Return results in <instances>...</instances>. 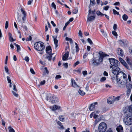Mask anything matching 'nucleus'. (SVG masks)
<instances>
[{"mask_svg":"<svg viewBox=\"0 0 132 132\" xmlns=\"http://www.w3.org/2000/svg\"><path fill=\"white\" fill-rule=\"evenodd\" d=\"M99 54L100 55L99 57L93 58L90 61L92 64L94 65H98L102 62L103 59L104 57L109 56V55L104 53L103 52L101 51L99 52Z\"/></svg>","mask_w":132,"mask_h":132,"instance_id":"obj_1","label":"nucleus"},{"mask_svg":"<svg viewBox=\"0 0 132 132\" xmlns=\"http://www.w3.org/2000/svg\"><path fill=\"white\" fill-rule=\"evenodd\" d=\"M35 49L39 51H42L45 48L44 43L42 42H38L35 43L34 45Z\"/></svg>","mask_w":132,"mask_h":132,"instance_id":"obj_2","label":"nucleus"},{"mask_svg":"<svg viewBox=\"0 0 132 132\" xmlns=\"http://www.w3.org/2000/svg\"><path fill=\"white\" fill-rule=\"evenodd\" d=\"M127 78L126 75L124 72L120 71L116 75V82L122 80V79H126Z\"/></svg>","mask_w":132,"mask_h":132,"instance_id":"obj_3","label":"nucleus"},{"mask_svg":"<svg viewBox=\"0 0 132 132\" xmlns=\"http://www.w3.org/2000/svg\"><path fill=\"white\" fill-rule=\"evenodd\" d=\"M123 120L125 123L127 125L129 126L132 124V117L128 114L125 116Z\"/></svg>","mask_w":132,"mask_h":132,"instance_id":"obj_4","label":"nucleus"},{"mask_svg":"<svg viewBox=\"0 0 132 132\" xmlns=\"http://www.w3.org/2000/svg\"><path fill=\"white\" fill-rule=\"evenodd\" d=\"M46 99L51 103H54L58 102V98L54 95H48L46 97Z\"/></svg>","mask_w":132,"mask_h":132,"instance_id":"obj_5","label":"nucleus"},{"mask_svg":"<svg viewBox=\"0 0 132 132\" xmlns=\"http://www.w3.org/2000/svg\"><path fill=\"white\" fill-rule=\"evenodd\" d=\"M127 79H122V80L116 82V84L117 86L119 87L123 88L125 87L127 84Z\"/></svg>","mask_w":132,"mask_h":132,"instance_id":"obj_6","label":"nucleus"},{"mask_svg":"<svg viewBox=\"0 0 132 132\" xmlns=\"http://www.w3.org/2000/svg\"><path fill=\"white\" fill-rule=\"evenodd\" d=\"M107 128L106 123L103 122L100 123L98 126V129L100 132H105Z\"/></svg>","mask_w":132,"mask_h":132,"instance_id":"obj_7","label":"nucleus"},{"mask_svg":"<svg viewBox=\"0 0 132 132\" xmlns=\"http://www.w3.org/2000/svg\"><path fill=\"white\" fill-rule=\"evenodd\" d=\"M109 60L110 64L114 67H118L119 64L118 61L113 58H110Z\"/></svg>","mask_w":132,"mask_h":132,"instance_id":"obj_8","label":"nucleus"},{"mask_svg":"<svg viewBox=\"0 0 132 132\" xmlns=\"http://www.w3.org/2000/svg\"><path fill=\"white\" fill-rule=\"evenodd\" d=\"M120 68L118 67H113L112 69V72L114 75H116L120 71Z\"/></svg>","mask_w":132,"mask_h":132,"instance_id":"obj_9","label":"nucleus"},{"mask_svg":"<svg viewBox=\"0 0 132 132\" xmlns=\"http://www.w3.org/2000/svg\"><path fill=\"white\" fill-rule=\"evenodd\" d=\"M97 103L96 102L91 104L89 108V109L91 111H93L95 107V105L97 104Z\"/></svg>","mask_w":132,"mask_h":132,"instance_id":"obj_10","label":"nucleus"},{"mask_svg":"<svg viewBox=\"0 0 132 132\" xmlns=\"http://www.w3.org/2000/svg\"><path fill=\"white\" fill-rule=\"evenodd\" d=\"M13 90L15 92L12 91V93L13 94L14 96H15L16 97H17L18 96V94L17 93H16L15 92H17V90L16 88V86L15 84H14L13 86Z\"/></svg>","mask_w":132,"mask_h":132,"instance_id":"obj_11","label":"nucleus"},{"mask_svg":"<svg viewBox=\"0 0 132 132\" xmlns=\"http://www.w3.org/2000/svg\"><path fill=\"white\" fill-rule=\"evenodd\" d=\"M71 83H72V86L74 88H77V87H79V86L77 84L75 80L73 78L71 79Z\"/></svg>","mask_w":132,"mask_h":132,"instance_id":"obj_12","label":"nucleus"},{"mask_svg":"<svg viewBox=\"0 0 132 132\" xmlns=\"http://www.w3.org/2000/svg\"><path fill=\"white\" fill-rule=\"evenodd\" d=\"M117 53L118 55L121 56L123 55L124 53L123 50L121 48H118L117 50Z\"/></svg>","mask_w":132,"mask_h":132,"instance_id":"obj_13","label":"nucleus"},{"mask_svg":"<svg viewBox=\"0 0 132 132\" xmlns=\"http://www.w3.org/2000/svg\"><path fill=\"white\" fill-rule=\"evenodd\" d=\"M52 110L53 111L58 110L60 109L61 107L59 105H54L51 108Z\"/></svg>","mask_w":132,"mask_h":132,"instance_id":"obj_14","label":"nucleus"},{"mask_svg":"<svg viewBox=\"0 0 132 132\" xmlns=\"http://www.w3.org/2000/svg\"><path fill=\"white\" fill-rule=\"evenodd\" d=\"M52 37L54 39V44L55 45V48H57L58 45H57L58 40L56 39L57 36L55 37L54 36H53Z\"/></svg>","mask_w":132,"mask_h":132,"instance_id":"obj_15","label":"nucleus"},{"mask_svg":"<svg viewBox=\"0 0 132 132\" xmlns=\"http://www.w3.org/2000/svg\"><path fill=\"white\" fill-rule=\"evenodd\" d=\"M116 130L118 132H123V128L121 125H119L116 128Z\"/></svg>","mask_w":132,"mask_h":132,"instance_id":"obj_16","label":"nucleus"},{"mask_svg":"<svg viewBox=\"0 0 132 132\" xmlns=\"http://www.w3.org/2000/svg\"><path fill=\"white\" fill-rule=\"evenodd\" d=\"M52 50L50 46H49L46 47V53L49 54L50 52L51 53Z\"/></svg>","mask_w":132,"mask_h":132,"instance_id":"obj_17","label":"nucleus"},{"mask_svg":"<svg viewBox=\"0 0 132 132\" xmlns=\"http://www.w3.org/2000/svg\"><path fill=\"white\" fill-rule=\"evenodd\" d=\"M114 99L110 97H109L107 100V102L109 104H111L114 102Z\"/></svg>","mask_w":132,"mask_h":132,"instance_id":"obj_18","label":"nucleus"},{"mask_svg":"<svg viewBox=\"0 0 132 132\" xmlns=\"http://www.w3.org/2000/svg\"><path fill=\"white\" fill-rule=\"evenodd\" d=\"M126 86L127 89H131L132 88V82H130L129 83L127 82Z\"/></svg>","mask_w":132,"mask_h":132,"instance_id":"obj_19","label":"nucleus"},{"mask_svg":"<svg viewBox=\"0 0 132 132\" xmlns=\"http://www.w3.org/2000/svg\"><path fill=\"white\" fill-rule=\"evenodd\" d=\"M95 18V16H88L87 19V21H91L92 20H94Z\"/></svg>","mask_w":132,"mask_h":132,"instance_id":"obj_20","label":"nucleus"},{"mask_svg":"<svg viewBox=\"0 0 132 132\" xmlns=\"http://www.w3.org/2000/svg\"><path fill=\"white\" fill-rule=\"evenodd\" d=\"M59 120L61 121H64L65 120V118L63 115H60L59 117Z\"/></svg>","mask_w":132,"mask_h":132,"instance_id":"obj_21","label":"nucleus"},{"mask_svg":"<svg viewBox=\"0 0 132 132\" xmlns=\"http://www.w3.org/2000/svg\"><path fill=\"white\" fill-rule=\"evenodd\" d=\"M57 123L60 126V129H64V127L63 126V125H62V123H61V122L59 121H58L57 122Z\"/></svg>","mask_w":132,"mask_h":132,"instance_id":"obj_22","label":"nucleus"},{"mask_svg":"<svg viewBox=\"0 0 132 132\" xmlns=\"http://www.w3.org/2000/svg\"><path fill=\"white\" fill-rule=\"evenodd\" d=\"M122 17L123 20L125 21H127L128 18V16L125 14L123 15Z\"/></svg>","mask_w":132,"mask_h":132,"instance_id":"obj_23","label":"nucleus"},{"mask_svg":"<svg viewBox=\"0 0 132 132\" xmlns=\"http://www.w3.org/2000/svg\"><path fill=\"white\" fill-rule=\"evenodd\" d=\"M119 42L122 46H125L127 45V43H126V41L124 42L122 40H120Z\"/></svg>","mask_w":132,"mask_h":132,"instance_id":"obj_24","label":"nucleus"},{"mask_svg":"<svg viewBox=\"0 0 132 132\" xmlns=\"http://www.w3.org/2000/svg\"><path fill=\"white\" fill-rule=\"evenodd\" d=\"M96 13L97 15L98 16L100 15L101 16H102L104 15V14L101 13L100 11H97L96 12Z\"/></svg>","mask_w":132,"mask_h":132,"instance_id":"obj_25","label":"nucleus"},{"mask_svg":"<svg viewBox=\"0 0 132 132\" xmlns=\"http://www.w3.org/2000/svg\"><path fill=\"white\" fill-rule=\"evenodd\" d=\"M75 45H76L75 48H76V52L77 53H78L79 51V47L78 44L76 43H75Z\"/></svg>","mask_w":132,"mask_h":132,"instance_id":"obj_26","label":"nucleus"},{"mask_svg":"<svg viewBox=\"0 0 132 132\" xmlns=\"http://www.w3.org/2000/svg\"><path fill=\"white\" fill-rule=\"evenodd\" d=\"M79 93L81 95H84L85 93L83 90H81L80 89L78 91Z\"/></svg>","mask_w":132,"mask_h":132,"instance_id":"obj_27","label":"nucleus"},{"mask_svg":"<svg viewBox=\"0 0 132 132\" xmlns=\"http://www.w3.org/2000/svg\"><path fill=\"white\" fill-rule=\"evenodd\" d=\"M65 40L67 41H69L70 43H73V40L72 39L69 38L68 37L65 38Z\"/></svg>","mask_w":132,"mask_h":132,"instance_id":"obj_28","label":"nucleus"},{"mask_svg":"<svg viewBox=\"0 0 132 132\" xmlns=\"http://www.w3.org/2000/svg\"><path fill=\"white\" fill-rule=\"evenodd\" d=\"M90 4L92 6L94 5L95 4V0H90Z\"/></svg>","mask_w":132,"mask_h":132,"instance_id":"obj_29","label":"nucleus"},{"mask_svg":"<svg viewBox=\"0 0 132 132\" xmlns=\"http://www.w3.org/2000/svg\"><path fill=\"white\" fill-rule=\"evenodd\" d=\"M8 129L9 130V132H15L14 129L11 127H8Z\"/></svg>","mask_w":132,"mask_h":132,"instance_id":"obj_30","label":"nucleus"},{"mask_svg":"<svg viewBox=\"0 0 132 132\" xmlns=\"http://www.w3.org/2000/svg\"><path fill=\"white\" fill-rule=\"evenodd\" d=\"M69 23L70 22L69 21H68L65 23V25L64 27L63 28V30H65L67 26L68 25Z\"/></svg>","mask_w":132,"mask_h":132,"instance_id":"obj_31","label":"nucleus"},{"mask_svg":"<svg viewBox=\"0 0 132 132\" xmlns=\"http://www.w3.org/2000/svg\"><path fill=\"white\" fill-rule=\"evenodd\" d=\"M119 60L121 64H123L125 62L121 57H119Z\"/></svg>","mask_w":132,"mask_h":132,"instance_id":"obj_32","label":"nucleus"},{"mask_svg":"<svg viewBox=\"0 0 132 132\" xmlns=\"http://www.w3.org/2000/svg\"><path fill=\"white\" fill-rule=\"evenodd\" d=\"M122 65H124L127 69H129V68L128 65L126 63V62L124 63Z\"/></svg>","mask_w":132,"mask_h":132,"instance_id":"obj_33","label":"nucleus"},{"mask_svg":"<svg viewBox=\"0 0 132 132\" xmlns=\"http://www.w3.org/2000/svg\"><path fill=\"white\" fill-rule=\"evenodd\" d=\"M113 14L114 15L117 14V15H119V12L117 11L116 10L114 9H113L112 10Z\"/></svg>","mask_w":132,"mask_h":132,"instance_id":"obj_34","label":"nucleus"},{"mask_svg":"<svg viewBox=\"0 0 132 132\" xmlns=\"http://www.w3.org/2000/svg\"><path fill=\"white\" fill-rule=\"evenodd\" d=\"M106 80V78L105 77H103L100 80L101 82H103L104 81Z\"/></svg>","mask_w":132,"mask_h":132,"instance_id":"obj_35","label":"nucleus"},{"mask_svg":"<svg viewBox=\"0 0 132 132\" xmlns=\"http://www.w3.org/2000/svg\"><path fill=\"white\" fill-rule=\"evenodd\" d=\"M7 78L8 83H10V84H11L12 82H11V80L10 77L9 76H7Z\"/></svg>","mask_w":132,"mask_h":132,"instance_id":"obj_36","label":"nucleus"},{"mask_svg":"<svg viewBox=\"0 0 132 132\" xmlns=\"http://www.w3.org/2000/svg\"><path fill=\"white\" fill-rule=\"evenodd\" d=\"M131 90L130 89H127V96H129L131 92Z\"/></svg>","mask_w":132,"mask_h":132,"instance_id":"obj_37","label":"nucleus"},{"mask_svg":"<svg viewBox=\"0 0 132 132\" xmlns=\"http://www.w3.org/2000/svg\"><path fill=\"white\" fill-rule=\"evenodd\" d=\"M78 9L76 8L74 10L72 11V12L73 14H77L78 12Z\"/></svg>","mask_w":132,"mask_h":132,"instance_id":"obj_38","label":"nucleus"},{"mask_svg":"<svg viewBox=\"0 0 132 132\" xmlns=\"http://www.w3.org/2000/svg\"><path fill=\"white\" fill-rule=\"evenodd\" d=\"M115 30L113 31H112V33L113 35L116 37H117L118 35L117 32L115 31Z\"/></svg>","mask_w":132,"mask_h":132,"instance_id":"obj_39","label":"nucleus"},{"mask_svg":"<svg viewBox=\"0 0 132 132\" xmlns=\"http://www.w3.org/2000/svg\"><path fill=\"white\" fill-rule=\"evenodd\" d=\"M61 76L60 75H57L55 77V79H58L61 78Z\"/></svg>","mask_w":132,"mask_h":132,"instance_id":"obj_40","label":"nucleus"},{"mask_svg":"<svg viewBox=\"0 0 132 132\" xmlns=\"http://www.w3.org/2000/svg\"><path fill=\"white\" fill-rule=\"evenodd\" d=\"M16 47L17 48V51L18 52H19L21 50L20 46L18 45H17Z\"/></svg>","mask_w":132,"mask_h":132,"instance_id":"obj_41","label":"nucleus"},{"mask_svg":"<svg viewBox=\"0 0 132 132\" xmlns=\"http://www.w3.org/2000/svg\"><path fill=\"white\" fill-rule=\"evenodd\" d=\"M87 41L91 45L93 44V43L92 40L89 38H88L87 39Z\"/></svg>","mask_w":132,"mask_h":132,"instance_id":"obj_42","label":"nucleus"},{"mask_svg":"<svg viewBox=\"0 0 132 132\" xmlns=\"http://www.w3.org/2000/svg\"><path fill=\"white\" fill-rule=\"evenodd\" d=\"M9 40H10L12 38H13L12 34L11 33L9 32Z\"/></svg>","mask_w":132,"mask_h":132,"instance_id":"obj_43","label":"nucleus"},{"mask_svg":"<svg viewBox=\"0 0 132 132\" xmlns=\"http://www.w3.org/2000/svg\"><path fill=\"white\" fill-rule=\"evenodd\" d=\"M52 56L49 55V56H48L46 57V59H47L48 61H51L52 59Z\"/></svg>","mask_w":132,"mask_h":132,"instance_id":"obj_44","label":"nucleus"},{"mask_svg":"<svg viewBox=\"0 0 132 132\" xmlns=\"http://www.w3.org/2000/svg\"><path fill=\"white\" fill-rule=\"evenodd\" d=\"M26 40L27 41H29L32 40V37L31 36H29V37H28L26 39Z\"/></svg>","mask_w":132,"mask_h":132,"instance_id":"obj_45","label":"nucleus"},{"mask_svg":"<svg viewBox=\"0 0 132 132\" xmlns=\"http://www.w3.org/2000/svg\"><path fill=\"white\" fill-rule=\"evenodd\" d=\"M19 13L18 12V18H17V21H18L19 22H20L21 21V18L20 16H19Z\"/></svg>","mask_w":132,"mask_h":132,"instance_id":"obj_46","label":"nucleus"},{"mask_svg":"<svg viewBox=\"0 0 132 132\" xmlns=\"http://www.w3.org/2000/svg\"><path fill=\"white\" fill-rule=\"evenodd\" d=\"M21 11L23 14V15H26V13L25 11L22 8L21 9Z\"/></svg>","mask_w":132,"mask_h":132,"instance_id":"obj_47","label":"nucleus"},{"mask_svg":"<svg viewBox=\"0 0 132 132\" xmlns=\"http://www.w3.org/2000/svg\"><path fill=\"white\" fill-rule=\"evenodd\" d=\"M68 58H67V57L65 56L64 55L62 57V59L63 61H65L68 60Z\"/></svg>","mask_w":132,"mask_h":132,"instance_id":"obj_48","label":"nucleus"},{"mask_svg":"<svg viewBox=\"0 0 132 132\" xmlns=\"http://www.w3.org/2000/svg\"><path fill=\"white\" fill-rule=\"evenodd\" d=\"M52 7L54 8V9H56V6L54 2H53L52 4Z\"/></svg>","mask_w":132,"mask_h":132,"instance_id":"obj_49","label":"nucleus"},{"mask_svg":"<svg viewBox=\"0 0 132 132\" xmlns=\"http://www.w3.org/2000/svg\"><path fill=\"white\" fill-rule=\"evenodd\" d=\"M26 15H23V16L22 17V19L23 20V21L22 22V23H24V21L26 19Z\"/></svg>","mask_w":132,"mask_h":132,"instance_id":"obj_50","label":"nucleus"},{"mask_svg":"<svg viewBox=\"0 0 132 132\" xmlns=\"http://www.w3.org/2000/svg\"><path fill=\"white\" fill-rule=\"evenodd\" d=\"M9 25V23L8 21H6L5 23V28L6 29H7Z\"/></svg>","mask_w":132,"mask_h":132,"instance_id":"obj_51","label":"nucleus"},{"mask_svg":"<svg viewBox=\"0 0 132 132\" xmlns=\"http://www.w3.org/2000/svg\"><path fill=\"white\" fill-rule=\"evenodd\" d=\"M22 26L23 28L26 31L28 30V28L26 26H23V23H22Z\"/></svg>","mask_w":132,"mask_h":132,"instance_id":"obj_52","label":"nucleus"},{"mask_svg":"<svg viewBox=\"0 0 132 132\" xmlns=\"http://www.w3.org/2000/svg\"><path fill=\"white\" fill-rule=\"evenodd\" d=\"M69 55V52H66L64 55L65 56L67 57V58H68Z\"/></svg>","mask_w":132,"mask_h":132,"instance_id":"obj_53","label":"nucleus"},{"mask_svg":"<svg viewBox=\"0 0 132 132\" xmlns=\"http://www.w3.org/2000/svg\"><path fill=\"white\" fill-rule=\"evenodd\" d=\"M115 76H113L111 78V79L114 82V80H115L116 81V75H114Z\"/></svg>","mask_w":132,"mask_h":132,"instance_id":"obj_54","label":"nucleus"},{"mask_svg":"<svg viewBox=\"0 0 132 132\" xmlns=\"http://www.w3.org/2000/svg\"><path fill=\"white\" fill-rule=\"evenodd\" d=\"M63 65L64 66V67L66 68H67L68 67V63H63Z\"/></svg>","mask_w":132,"mask_h":132,"instance_id":"obj_55","label":"nucleus"},{"mask_svg":"<svg viewBox=\"0 0 132 132\" xmlns=\"http://www.w3.org/2000/svg\"><path fill=\"white\" fill-rule=\"evenodd\" d=\"M31 72L33 74H35V72H34L33 69L32 68H31L30 70Z\"/></svg>","mask_w":132,"mask_h":132,"instance_id":"obj_56","label":"nucleus"},{"mask_svg":"<svg viewBox=\"0 0 132 132\" xmlns=\"http://www.w3.org/2000/svg\"><path fill=\"white\" fill-rule=\"evenodd\" d=\"M24 60L27 62H28L29 60V59L28 56H26L25 57Z\"/></svg>","mask_w":132,"mask_h":132,"instance_id":"obj_57","label":"nucleus"},{"mask_svg":"<svg viewBox=\"0 0 132 132\" xmlns=\"http://www.w3.org/2000/svg\"><path fill=\"white\" fill-rule=\"evenodd\" d=\"M117 28V25L116 24H114L113 26V29L114 30H116Z\"/></svg>","mask_w":132,"mask_h":132,"instance_id":"obj_58","label":"nucleus"},{"mask_svg":"<svg viewBox=\"0 0 132 132\" xmlns=\"http://www.w3.org/2000/svg\"><path fill=\"white\" fill-rule=\"evenodd\" d=\"M82 73L84 76H85L87 74V72L86 71H83Z\"/></svg>","mask_w":132,"mask_h":132,"instance_id":"obj_59","label":"nucleus"},{"mask_svg":"<svg viewBox=\"0 0 132 132\" xmlns=\"http://www.w3.org/2000/svg\"><path fill=\"white\" fill-rule=\"evenodd\" d=\"M129 110L130 112L132 113V105L129 106Z\"/></svg>","mask_w":132,"mask_h":132,"instance_id":"obj_60","label":"nucleus"},{"mask_svg":"<svg viewBox=\"0 0 132 132\" xmlns=\"http://www.w3.org/2000/svg\"><path fill=\"white\" fill-rule=\"evenodd\" d=\"M5 70L6 72H9V69L7 67L5 66Z\"/></svg>","mask_w":132,"mask_h":132,"instance_id":"obj_61","label":"nucleus"},{"mask_svg":"<svg viewBox=\"0 0 132 132\" xmlns=\"http://www.w3.org/2000/svg\"><path fill=\"white\" fill-rule=\"evenodd\" d=\"M109 7L108 6H107L104 7V10L107 11L109 9Z\"/></svg>","mask_w":132,"mask_h":132,"instance_id":"obj_62","label":"nucleus"},{"mask_svg":"<svg viewBox=\"0 0 132 132\" xmlns=\"http://www.w3.org/2000/svg\"><path fill=\"white\" fill-rule=\"evenodd\" d=\"M88 54L87 53H85L83 56L84 59H85L87 56Z\"/></svg>","mask_w":132,"mask_h":132,"instance_id":"obj_63","label":"nucleus"},{"mask_svg":"<svg viewBox=\"0 0 132 132\" xmlns=\"http://www.w3.org/2000/svg\"><path fill=\"white\" fill-rule=\"evenodd\" d=\"M129 51L130 53L132 54V46L129 47Z\"/></svg>","mask_w":132,"mask_h":132,"instance_id":"obj_64","label":"nucleus"}]
</instances>
